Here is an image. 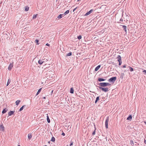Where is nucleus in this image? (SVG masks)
Listing matches in <instances>:
<instances>
[{
    "mask_svg": "<svg viewBox=\"0 0 146 146\" xmlns=\"http://www.w3.org/2000/svg\"><path fill=\"white\" fill-rule=\"evenodd\" d=\"M117 78L116 77H112L108 79V81L112 84H114Z\"/></svg>",
    "mask_w": 146,
    "mask_h": 146,
    "instance_id": "obj_1",
    "label": "nucleus"
},
{
    "mask_svg": "<svg viewBox=\"0 0 146 146\" xmlns=\"http://www.w3.org/2000/svg\"><path fill=\"white\" fill-rule=\"evenodd\" d=\"M111 84L108 82H101V87H105L110 86Z\"/></svg>",
    "mask_w": 146,
    "mask_h": 146,
    "instance_id": "obj_2",
    "label": "nucleus"
},
{
    "mask_svg": "<svg viewBox=\"0 0 146 146\" xmlns=\"http://www.w3.org/2000/svg\"><path fill=\"white\" fill-rule=\"evenodd\" d=\"M101 90L105 92L108 91V88H102L101 87Z\"/></svg>",
    "mask_w": 146,
    "mask_h": 146,
    "instance_id": "obj_3",
    "label": "nucleus"
},
{
    "mask_svg": "<svg viewBox=\"0 0 146 146\" xmlns=\"http://www.w3.org/2000/svg\"><path fill=\"white\" fill-rule=\"evenodd\" d=\"M106 72H103L101 74V78H106L107 77H104V76H106Z\"/></svg>",
    "mask_w": 146,
    "mask_h": 146,
    "instance_id": "obj_4",
    "label": "nucleus"
},
{
    "mask_svg": "<svg viewBox=\"0 0 146 146\" xmlns=\"http://www.w3.org/2000/svg\"><path fill=\"white\" fill-rule=\"evenodd\" d=\"M0 130L2 131H4L5 130V127L3 124L0 126Z\"/></svg>",
    "mask_w": 146,
    "mask_h": 146,
    "instance_id": "obj_5",
    "label": "nucleus"
},
{
    "mask_svg": "<svg viewBox=\"0 0 146 146\" xmlns=\"http://www.w3.org/2000/svg\"><path fill=\"white\" fill-rule=\"evenodd\" d=\"M109 121V119H108L106 120L105 121V127L106 128H108V122Z\"/></svg>",
    "mask_w": 146,
    "mask_h": 146,
    "instance_id": "obj_6",
    "label": "nucleus"
},
{
    "mask_svg": "<svg viewBox=\"0 0 146 146\" xmlns=\"http://www.w3.org/2000/svg\"><path fill=\"white\" fill-rule=\"evenodd\" d=\"M93 11V9H91L88 12H87L85 15V16H86L90 14L92 12V11Z\"/></svg>",
    "mask_w": 146,
    "mask_h": 146,
    "instance_id": "obj_7",
    "label": "nucleus"
},
{
    "mask_svg": "<svg viewBox=\"0 0 146 146\" xmlns=\"http://www.w3.org/2000/svg\"><path fill=\"white\" fill-rule=\"evenodd\" d=\"M13 67V64L11 63L8 67V70H10Z\"/></svg>",
    "mask_w": 146,
    "mask_h": 146,
    "instance_id": "obj_8",
    "label": "nucleus"
},
{
    "mask_svg": "<svg viewBox=\"0 0 146 146\" xmlns=\"http://www.w3.org/2000/svg\"><path fill=\"white\" fill-rule=\"evenodd\" d=\"M8 110L7 108H5L3 110V111H2V113L3 114H4L6 113Z\"/></svg>",
    "mask_w": 146,
    "mask_h": 146,
    "instance_id": "obj_9",
    "label": "nucleus"
},
{
    "mask_svg": "<svg viewBox=\"0 0 146 146\" xmlns=\"http://www.w3.org/2000/svg\"><path fill=\"white\" fill-rule=\"evenodd\" d=\"M15 111H10L8 113L9 116H11L14 113Z\"/></svg>",
    "mask_w": 146,
    "mask_h": 146,
    "instance_id": "obj_10",
    "label": "nucleus"
},
{
    "mask_svg": "<svg viewBox=\"0 0 146 146\" xmlns=\"http://www.w3.org/2000/svg\"><path fill=\"white\" fill-rule=\"evenodd\" d=\"M117 61L118 62L121 61V56L119 55L117 56Z\"/></svg>",
    "mask_w": 146,
    "mask_h": 146,
    "instance_id": "obj_11",
    "label": "nucleus"
},
{
    "mask_svg": "<svg viewBox=\"0 0 146 146\" xmlns=\"http://www.w3.org/2000/svg\"><path fill=\"white\" fill-rule=\"evenodd\" d=\"M132 119V115H129L128 117L127 118V120H130L131 121Z\"/></svg>",
    "mask_w": 146,
    "mask_h": 146,
    "instance_id": "obj_12",
    "label": "nucleus"
},
{
    "mask_svg": "<svg viewBox=\"0 0 146 146\" xmlns=\"http://www.w3.org/2000/svg\"><path fill=\"white\" fill-rule=\"evenodd\" d=\"M44 61H43V60H39L38 61V63L40 65H41L42 64V63H44Z\"/></svg>",
    "mask_w": 146,
    "mask_h": 146,
    "instance_id": "obj_13",
    "label": "nucleus"
},
{
    "mask_svg": "<svg viewBox=\"0 0 146 146\" xmlns=\"http://www.w3.org/2000/svg\"><path fill=\"white\" fill-rule=\"evenodd\" d=\"M100 68V65H98L97 66L95 70V71H97L99 68Z\"/></svg>",
    "mask_w": 146,
    "mask_h": 146,
    "instance_id": "obj_14",
    "label": "nucleus"
},
{
    "mask_svg": "<svg viewBox=\"0 0 146 146\" xmlns=\"http://www.w3.org/2000/svg\"><path fill=\"white\" fill-rule=\"evenodd\" d=\"M122 28L126 32L127 31V27L125 25H122Z\"/></svg>",
    "mask_w": 146,
    "mask_h": 146,
    "instance_id": "obj_15",
    "label": "nucleus"
},
{
    "mask_svg": "<svg viewBox=\"0 0 146 146\" xmlns=\"http://www.w3.org/2000/svg\"><path fill=\"white\" fill-rule=\"evenodd\" d=\"M28 139L29 140L32 137L31 134V133L28 134Z\"/></svg>",
    "mask_w": 146,
    "mask_h": 146,
    "instance_id": "obj_16",
    "label": "nucleus"
},
{
    "mask_svg": "<svg viewBox=\"0 0 146 146\" xmlns=\"http://www.w3.org/2000/svg\"><path fill=\"white\" fill-rule=\"evenodd\" d=\"M128 67L129 68V69L127 70H130L131 72H132V71H133V70H134L133 69V68H132L131 67L129 66H128Z\"/></svg>",
    "mask_w": 146,
    "mask_h": 146,
    "instance_id": "obj_17",
    "label": "nucleus"
},
{
    "mask_svg": "<svg viewBox=\"0 0 146 146\" xmlns=\"http://www.w3.org/2000/svg\"><path fill=\"white\" fill-rule=\"evenodd\" d=\"M26 106V105H23V106L21 107L20 109H19V111H22L23 108Z\"/></svg>",
    "mask_w": 146,
    "mask_h": 146,
    "instance_id": "obj_18",
    "label": "nucleus"
},
{
    "mask_svg": "<svg viewBox=\"0 0 146 146\" xmlns=\"http://www.w3.org/2000/svg\"><path fill=\"white\" fill-rule=\"evenodd\" d=\"M74 90L73 89V88H70V92L71 94H73L74 93Z\"/></svg>",
    "mask_w": 146,
    "mask_h": 146,
    "instance_id": "obj_19",
    "label": "nucleus"
},
{
    "mask_svg": "<svg viewBox=\"0 0 146 146\" xmlns=\"http://www.w3.org/2000/svg\"><path fill=\"white\" fill-rule=\"evenodd\" d=\"M42 88H40L38 90L36 94V95H37L38 94L40 93V92L41 90H42Z\"/></svg>",
    "mask_w": 146,
    "mask_h": 146,
    "instance_id": "obj_20",
    "label": "nucleus"
},
{
    "mask_svg": "<svg viewBox=\"0 0 146 146\" xmlns=\"http://www.w3.org/2000/svg\"><path fill=\"white\" fill-rule=\"evenodd\" d=\"M21 101L20 100H17L15 104H16L18 106L19 104V103Z\"/></svg>",
    "mask_w": 146,
    "mask_h": 146,
    "instance_id": "obj_21",
    "label": "nucleus"
},
{
    "mask_svg": "<svg viewBox=\"0 0 146 146\" xmlns=\"http://www.w3.org/2000/svg\"><path fill=\"white\" fill-rule=\"evenodd\" d=\"M47 122L48 123H49L50 122V120L49 119L48 116V115H47Z\"/></svg>",
    "mask_w": 146,
    "mask_h": 146,
    "instance_id": "obj_22",
    "label": "nucleus"
},
{
    "mask_svg": "<svg viewBox=\"0 0 146 146\" xmlns=\"http://www.w3.org/2000/svg\"><path fill=\"white\" fill-rule=\"evenodd\" d=\"M123 21V19H122V18H121L120 19L119 21L117 23H122Z\"/></svg>",
    "mask_w": 146,
    "mask_h": 146,
    "instance_id": "obj_23",
    "label": "nucleus"
},
{
    "mask_svg": "<svg viewBox=\"0 0 146 146\" xmlns=\"http://www.w3.org/2000/svg\"><path fill=\"white\" fill-rule=\"evenodd\" d=\"M69 12V10H68L66 11L64 13H63V14H64V15H65L66 14H68Z\"/></svg>",
    "mask_w": 146,
    "mask_h": 146,
    "instance_id": "obj_24",
    "label": "nucleus"
},
{
    "mask_svg": "<svg viewBox=\"0 0 146 146\" xmlns=\"http://www.w3.org/2000/svg\"><path fill=\"white\" fill-rule=\"evenodd\" d=\"M62 15H63L60 14L58 16L57 18L59 19H61L62 17Z\"/></svg>",
    "mask_w": 146,
    "mask_h": 146,
    "instance_id": "obj_25",
    "label": "nucleus"
},
{
    "mask_svg": "<svg viewBox=\"0 0 146 146\" xmlns=\"http://www.w3.org/2000/svg\"><path fill=\"white\" fill-rule=\"evenodd\" d=\"M55 138L54 137H52V138L50 140V141L52 142H54L55 141Z\"/></svg>",
    "mask_w": 146,
    "mask_h": 146,
    "instance_id": "obj_26",
    "label": "nucleus"
},
{
    "mask_svg": "<svg viewBox=\"0 0 146 146\" xmlns=\"http://www.w3.org/2000/svg\"><path fill=\"white\" fill-rule=\"evenodd\" d=\"M37 14H36V15H33V19H35L36 18V17H37Z\"/></svg>",
    "mask_w": 146,
    "mask_h": 146,
    "instance_id": "obj_27",
    "label": "nucleus"
},
{
    "mask_svg": "<svg viewBox=\"0 0 146 146\" xmlns=\"http://www.w3.org/2000/svg\"><path fill=\"white\" fill-rule=\"evenodd\" d=\"M11 81V80L9 79L7 83V86H8L9 84H10V82Z\"/></svg>",
    "mask_w": 146,
    "mask_h": 146,
    "instance_id": "obj_28",
    "label": "nucleus"
},
{
    "mask_svg": "<svg viewBox=\"0 0 146 146\" xmlns=\"http://www.w3.org/2000/svg\"><path fill=\"white\" fill-rule=\"evenodd\" d=\"M130 144L132 146H133L134 144L133 141L132 140L130 141Z\"/></svg>",
    "mask_w": 146,
    "mask_h": 146,
    "instance_id": "obj_29",
    "label": "nucleus"
},
{
    "mask_svg": "<svg viewBox=\"0 0 146 146\" xmlns=\"http://www.w3.org/2000/svg\"><path fill=\"white\" fill-rule=\"evenodd\" d=\"M72 52H69L66 55V56H70L72 55Z\"/></svg>",
    "mask_w": 146,
    "mask_h": 146,
    "instance_id": "obj_30",
    "label": "nucleus"
},
{
    "mask_svg": "<svg viewBox=\"0 0 146 146\" xmlns=\"http://www.w3.org/2000/svg\"><path fill=\"white\" fill-rule=\"evenodd\" d=\"M134 145L135 146H137L138 145H139V144L137 143V142H134Z\"/></svg>",
    "mask_w": 146,
    "mask_h": 146,
    "instance_id": "obj_31",
    "label": "nucleus"
},
{
    "mask_svg": "<svg viewBox=\"0 0 146 146\" xmlns=\"http://www.w3.org/2000/svg\"><path fill=\"white\" fill-rule=\"evenodd\" d=\"M38 42H39V40L38 39H36L35 41V42L36 43V44H37V45H38L39 44V43H38Z\"/></svg>",
    "mask_w": 146,
    "mask_h": 146,
    "instance_id": "obj_32",
    "label": "nucleus"
},
{
    "mask_svg": "<svg viewBox=\"0 0 146 146\" xmlns=\"http://www.w3.org/2000/svg\"><path fill=\"white\" fill-rule=\"evenodd\" d=\"M106 80V78H101V82L104 81Z\"/></svg>",
    "mask_w": 146,
    "mask_h": 146,
    "instance_id": "obj_33",
    "label": "nucleus"
},
{
    "mask_svg": "<svg viewBox=\"0 0 146 146\" xmlns=\"http://www.w3.org/2000/svg\"><path fill=\"white\" fill-rule=\"evenodd\" d=\"M82 38V36L81 35H79V36L77 37V38L78 39L80 40Z\"/></svg>",
    "mask_w": 146,
    "mask_h": 146,
    "instance_id": "obj_34",
    "label": "nucleus"
},
{
    "mask_svg": "<svg viewBox=\"0 0 146 146\" xmlns=\"http://www.w3.org/2000/svg\"><path fill=\"white\" fill-rule=\"evenodd\" d=\"M29 9V7H26L25 9V10L26 11H28Z\"/></svg>",
    "mask_w": 146,
    "mask_h": 146,
    "instance_id": "obj_35",
    "label": "nucleus"
},
{
    "mask_svg": "<svg viewBox=\"0 0 146 146\" xmlns=\"http://www.w3.org/2000/svg\"><path fill=\"white\" fill-rule=\"evenodd\" d=\"M73 142L71 141L70 142V143L69 145L70 146H71L72 145H73Z\"/></svg>",
    "mask_w": 146,
    "mask_h": 146,
    "instance_id": "obj_36",
    "label": "nucleus"
},
{
    "mask_svg": "<svg viewBox=\"0 0 146 146\" xmlns=\"http://www.w3.org/2000/svg\"><path fill=\"white\" fill-rule=\"evenodd\" d=\"M119 66L121 65L122 63V61H119Z\"/></svg>",
    "mask_w": 146,
    "mask_h": 146,
    "instance_id": "obj_37",
    "label": "nucleus"
},
{
    "mask_svg": "<svg viewBox=\"0 0 146 146\" xmlns=\"http://www.w3.org/2000/svg\"><path fill=\"white\" fill-rule=\"evenodd\" d=\"M99 100V96H98L96 98V100L98 101V100Z\"/></svg>",
    "mask_w": 146,
    "mask_h": 146,
    "instance_id": "obj_38",
    "label": "nucleus"
},
{
    "mask_svg": "<svg viewBox=\"0 0 146 146\" xmlns=\"http://www.w3.org/2000/svg\"><path fill=\"white\" fill-rule=\"evenodd\" d=\"M100 105H99L97 107V109L100 110Z\"/></svg>",
    "mask_w": 146,
    "mask_h": 146,
    "instance_id": "obj_39",
    "label": "nucleus"
},
{
    "mask_svg": "<svg viewBox=\"0 0 146 146\" xmlns=\"http://www.w3.org/2000/svg\"><path fill=\"white\" fill-rule=\"evenodd\" d=\"M124 75V73H122L121 74V77L122 78L123 77V76Z\"/></svg>",
    "mask_w": 146,
    "mask_h": 146,
    "instance_id": "obj_40",
    "label": "nucleus"
},
{
    "mask_svg": "<svg viewBox=\"0 0 146 146\" xmlns=\"http://www.w3.org/2000/svg\"><path fill=\"white\" fill-rule=\"evenodd\" d=\"M143 72H144L145 74L146 75V70H143Z\"/></svg>",
    "mask_w": 146,
    "mask_h": 146,
    "instance_id": "obj_41",
    "label": "nucleus"
},
{
    "mask_svg": "<svg viewBox=\"0 0 146 146\" xmlns=\"http://www.w3.org/2000/svg\"><path fill=\"white\" fill-rule=\"evenodd\" d=\"M98 85L100 86H98V87L100 89V83H98Z\"/></svg>",
    "mask_w": 146,
    "mask_h": 146,
    "instance_id": "obj_42",
    "label": "nucleus"
},
{
    "mask_svg": "<svg viewBox=\"0 0 146 146\" xmlns=\"http://www.w3.org/2000/svg\"><path fill=\"white\" fill-rule=\"evenodd\" d=\"M123 68H125L126 67V65H123L122 66Z\"/></svg>",
    "mask_w": 146,
    "mask_h": 146,
    "instance_id": "obj_43",
    "label": "nucleus"
},
{
    "mask_svg": "<svg viewBox=\"0 0 146 146\" xmlns=\"http://www.w3.org/2000/svg\"><path fill=\"white\" fill-rule=\"evenodd\" d=\"M95 131H94V132H93L92 133V135H95Z\"/></svg>",
    "mask_w": 146,
    "mask_h": 146,
    "instance_id": "obj_44",
    "label": "nucleus"
},
{
    "mask_svg": "<svg viewBox=\"0 0 146 146\" xmlns=\"http://www.w3.org/2000/svg\"><path fill=\"white\" fill-rule=\"evenodd\" d=\"M46 45L49 46L50 45L49 44H48V43H47V44H46Z\"/></svg>",
    "mask_w": 146,
    "mask_h": 146,
    "instance_id": "obj_45",
    "label": "nucleus"
},
{
    "mask_svg": "<svg viewBox=\"0 0 146 146\" xmlns=\"http://www.w3.org/2000/svg\"><path fill=\"white\" fill-rule=\"evenodd\" d=\"M98 81L100 82V78H98Z\"/></svg>",
    "mask_w": 146,
    "mask_h": 146,
    "instance_id": "obj_46",
    "label": "nucleus"
},
{
    "mask_svg": "<svg viewBox=\"0 0 146 146\" xmlns=\"http://www.w3.org/2000/svg\"><path fill=\"white\" fill-rule=\"evenodd\" d=\"M62 135L64 136L65 135V134L63 132L62 133Z\"/></svg>",
    "mask_w": 146,
    "mask_h": 146,
    "instance_id": "obj_47",
    "label": "nucleus"
},
{
    "mask_svg": "<svg viewBox=\"0 0 146 146\" xmlns=\"http://www.w3.org/2000/svg\"><path fill=\"white\" fill-rule=\"evenodd\" d=\"M144 142L145 144H146V140L145 139H144Z\"/></svg>",
    "mask_w": 146,
    "mask_h": 146,
    "instance_id": "obj_48",
    "label": "nucleus"
},
{
    "mask_svg": "<svg viewBox=\"0 0 146 146\" xmlns=\"http://www.w3.org/2000/svg\"><path fill=\"white\" fill-rule=\"evenodd\" d=\"M97 101H97V100H95V103H96L97 102Z\"/></svg>",
    "mask_w": 146,
    "mask_h": 146,
    "instance_id": "obj_49",
    "label": "nucleus"
},
{
    "mask_svg": "<svg viewBox=\"0 0 146 146\" xmlns=\"http://www.w3.org/2000/svg\"><path fill=\"white\" fill-rule=\"evenodd\" d=\"M76 9V8H75L74 9V10H73V11H74Z\"/></svg>",
    "mask_w": 146,
    "mask_h": 146,
    "instance_id": "obj_50",
    "label": "nucleus"
},
{
    "mask_svg": "<svg viewBox=\"0 0 146 146\" xmlns=\"http://www.w3.org/2000/svg\"><path fill=\"white\" fill-rule=\"evenodd\" d=\"M144 122L145 124L146 125V121H144Z\"/></svg>",
    "mask_w": 146,
    "mask_h": 146,
    "instance_id": "obj_51",
    "label": "nucleus"
},
{
    "mask_svg": "<svg viewBox=\"0 0 146 146\" xmlns=\"http://www.w3.org/2000/svg\"><path fill=\"white\" fill-rule=\"evenodd\" d=\"M46 97H43L44 99H46Z\"/></svg>",
    "mask_w": 146,
    "mask_h": 146,
    "instance_id": "obj_52",
    "label": "nucleus"
},
{
    "mask_svg": "<svg viewBox=\"0 0 146 146\" xmlns=\"http://www.w3.org/2000/svg\"><path fill=\"white\" fill-rule=\"evenodd\" d=\"M48 143H50V141H48Z\"/></svg>",
    "mask_w": 146,
    "mask_h": 146,
    "instance_id": "obj_53",
    "label": "nucleus"
},
{
    "mask_svg": "<svg viewBox=\"0 0 146 146\" xmlns=\"http://www.w3.org/2000/svg\"><path fill=\"white\" fill-rule=\"evenodd\" d=\"M62 15H62V16H65V15H64V14H62Z\"/></svg>",
    "mask_w": 146,
    "mask_h": 146,
    "instance_id": "obj_54",
    "label": "nucleus"
},
{
    "mask_svg": "<svg viewBox=\"0 0 146 146\" xmlns=\"http://www.w3.org/2000/svg\"><path fill=\"white\" fill-rule=\"evenodd\" d=\"M104 6V5H102L101 6V7H103V6Z\"/></svg>",
    "mask_w": 146,
    "mask_h": 146,
    "instance_id": "obj_55",
    "label": "nucleus"
},
{
    "mask_svg": "<svg viewBox=\"0 0 146 146\" xmlns=\"http://www.w3.org/2000/svg\"><path fill=\"white\" fill-rule=\"evenodd\" d=\"M105 40H104V41H103L102 42H104V41H105Z\"/></svg>",
    "mask_w": 146,
    "mask_h": 146,
    "instance_id": "obj_56",
    "label": "nucleus"
},
{
    "mask_svg": "<svg viewBox=\"0 0 146 146\" xmlns=\"http://www.w3.org/2000/svg\"><path fill=\"white\" fill-rule=\"evenodd\" d=\"M18 146H21L20 145H18Z\"/></svg>",
    "mask_w": 146,
    "mask_h": 146,
    "instance_id": "obj_57",
    "label": "nucleus"
},
{
    "mask_svg": "<svg viewBox=\"0 0 146 146\" xmlns=\"http://www.w3.org/2000/svg\"><path fill=\"white\" fill-rule=\"evenodd\" d=\"M80 0H78V1H80Z\"/></svg>",
    "mask_w": 146,
    "mask_h": 146,
    "instance_id": "obj_58",
    "label": "nucleus"
},
{
    "mask_svg": "<svg viewBox=\"0 0 146 146\" xmlns=\"http://www.w3.org/2000/svg\"><path fill=\"white\" fill-rule=\"evenodd\" d=\"M44 146H47V145H45Z\"/></svg>",
    "mask_w": 146,
    "mask_h": 146,
    "instance_id": "obj_59",
    "label": "nucleus"
},
{
    "mask_svg": "<svg viewBox=\"0 0 146 146\" xmlns=\"http://www.w3.org/2000/svg\"><path fill=\"white\" fill-rule=\"evenodd\" d=\"M101 33H102V31H101Z\"/></svg>",
    "mask_w": 146,
    "mask_h": 146,
    "instance_id": "obj_60",
    "label": "nucleus"
},
{
    "mask_svg": "<svg viewBox=\"0 0 146 146\" xmlns=\"http://www.w3.org/2000/svg\"><path fill=\"white\" fill-rule=\"evenodd\" d=\"M102 40H103V41H104V40H103V39H102Z\"/></svg>",
    "mask_w": 146,
    "mask_h": 146,
    "instance_id": "obj_61",
    "label": "nucleus"
},
{
    "mask_svg": "<svg viewBox=\"0 0 146 146\" xmlns=\"http://www.w3.org/2000/svg\"><path fill=\"white\" fill-rule=\"evenodd\" d=\"M102 40H103V41H104V40H103V39H102Z\"/></svg>",
    "mask_w": 146,
    "mask_h": 146,
    "instance_id": "obj_62",
    "label": "nucleus"
},
{
    "mask_svg": "<svg viewBox=\"0 0 146 146\" xmlns=\"http://www.w3.org/2000/svg\"><path fill=\"white\" fill-rule=\"evenodd\" d=\"M68 146V145H67V146Z\"/></svg>",
    "mask_w": 146,
    "mask_h": 146,
    "instance_id": "obj_63",
    "label": "nucleus"
}]
</instances>
